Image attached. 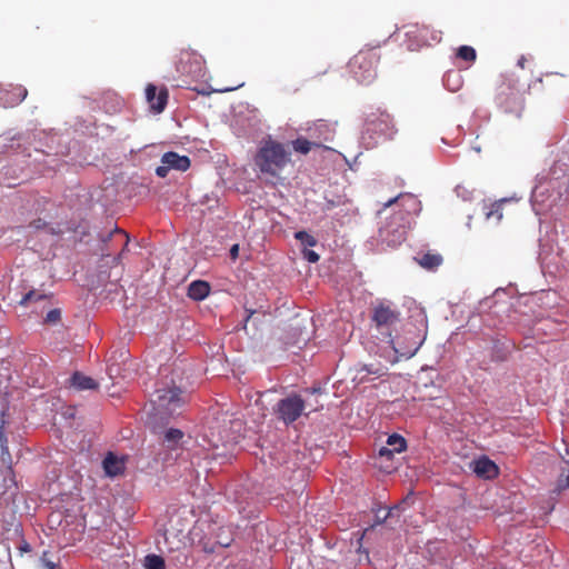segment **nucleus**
<instances>
[{
	"label": "nucleus",
	"mask_w": 569,
	"mask_h": 569,
	"mask_svg": "<svg viewBox=\"0 0 569 569\" xmlns=\"http://www.w3.org/2000/svg\"><path fill=\"white\" fill-rule=\"evenodd\" d=\"M400 312L385 303L372 309L371 321L382 335L391 333V329L399 322Z\"/></svg>",
	"instance_id": "4468645a"
},
{
	"label": "nucleus",
	"mask_w": 569,
	"mask_h": 569,
	"mask_svg": "<svg viewBox=\"0 0 569 569\" xmlns=\"http://www.w3.org/2000/svg\"><path fill=\"white\" fill-rule=\"evenodd\" d=\"M244 312H246V316L243 318V328H246L247 322L250 320V318L253 316V313L256 311L253 309L244 308Z\"/></svg>",
	"instance_id": "09e8293b"
},
{
	"label": "nucleus",
	"mask_w": 569,
	"mask_h": 569,
	"mask_svg": "<svg viewBox=\"0 0 569 569\" xmlns=\"http://www.w3.org/2000/svg\"><path fill=\"white\" fill-rule=\"evenodd\" d=\"M76 233L80 234V240H83L84 237H87L89 233L87 231L86 226H78V228L74 230Z\"/></svg>",
	"instance_id": "de8ad7c7"
},
{
	"label": "nucleus",
	"mask_w": 569,
	"mask_h": 569,
	"mask_svg": "<svg viewBox=\"0 0 569 569\" xmlns=\"http://www.w3.org/2000/svg\"><path fill=\"white\" fill-rule=\"evenodd\" d=\"M12 486L8 487V491H10V495L13 496L16 491L18 490L17 483L13 479H11Z\"/></svg>",
	"instance_id": "8fccbe9b"
},
{
	"label": "nucleus",
	"mask_w": 569,
	"mask_h": 569,
	"mask_svg": "<svg viewBox=\"0 0 569 569\" xmlns=\"http://www.w3.org/2000/svg\"><path fill=\"white\" fill-rule=\"evenodd\" d=\"M144 569H166L164 558L157 553H148L143 559Z\"/></svg>",
	"instance_id": "7c9ffc66"
},
{
	"label": "nucleus",
	"mask_w": 569,
	"mask_h": 569,
	"mask_svg": "<svg viewBox=\"0 0 569 569\" xmlns=\"http://www.w3.org/2000/svg\"><path fill=\"white\" fill-rule=\"evenodd\" d=\"M325 204L322 209L325 211H330L339 206H341L345 202V197L341 194H336L331 191H325L323 194Z\"/></svg>",
	"instance_id": "c756f323"
},
{
	"label": "nucleus",
	"mask_w": 569,
	"mask_h": 569,
	"mask_svg": "<svg viewBox=\"0 0 569 569\" xmlns=\"http://www.w3.org/2000/svg\"><path fill=\"white\" fill-rule=\"evenodd\" d=\"M382 510L381 507L377 508V509H373V512H375V519H373V522H372V527L375 526H381L383 525L389 517V515L386 512L383 516H380V511Z\"/></svg>",
	"instance_id": "ea45409f"
},
{
	"label": "nucleus",
	"mask_w": 569,
	"mask_h": 569,
	"mask_svg": "<svg viewBox=\"0 0 569 569\" xmlns=\"http://www.w3.org/2000/svg\"><path fill=\"white\" fill-rule=\"evenodd\" d=\"M302 256L310 263H316L320 259V256L315 250L308 248H305V250L302 251Z\"/></svg>",
	"instance_id": "a19ab883"
},
{
	"label": "nucleus",
	"mask_w": 569,
	"mask_h": 569,
	"mask_svg": "<svg viewBox=\"0 0 569 569\" xmlns=\"http://www.w3.org/2000/svg\"><path fill=\"white\" fill-rule=\"evenodd\" d=\"M188 392L184 388L177 386L173 380L164 382L151 395L149 405L144 408V423L151 420H170L180 416L187 405Z\"/></svg>",
	"instance_id": "20e7f679"
},
{
	"label": "nucleus",
	"mask_w": 569,
	"mask_h": 569,
	"mask_svg": "<svg viewBox=\"0 0 569 569\" xmlns=\"http://www.w3.org/2000/svg\"><path fill=\"white\" fill-rule=\"evenodd\" d=\"M525 62H526L525 57H520V58H519V60H518V62H517V64H518L519 67L523 68V67H525Z\"/></svg>",
	"instance_id": "603ef678"
},
{
	"label": "nucleus",
	"mask_w": 569,
	"mask_h": 569,
	"mask_svg": "<svg viewBox=\"0 0 569 569\" xmlns=\"http://www.w3.org/2000/svg\"><path fill=\"white\" fill-rule=\"evenodd\" d=\"M292 148L296 152L301 154H307L310 152L312 147H319L320 144L317 142H312L308 140L307 138L299 136L297 139H295L292 142Z\"/></svg>",
	"instance_id": "cd10ccee"
},
{
	"label": "nucleus",
	"mask_w": 569,
	"mask_h": 569,
	"mask_svg": "<svg viewBox=\"0 0 569 569\" xmlns=\"http://www.w3.org/2000/svg\"><path fill=\"white\" fill-rule=\"evenodd\" d=\"M68 383L70 388L77 391L97 390L99 388L97 380L81 371H74L68 379Z\"/></svg>",
	"instance_id": "4be33fe9"
},
{
	"label": "nucleus",
	"mask_w": 569,
	"mask_h": 569,
	"mask_svg": "<svg viewBox=\"0 0 569 569\" xmlns=\"http://www.w3.org/2000/svg\"><path fill=\"white\" fill-rule=\"evenodd\" d=\"M377 59L371 51H360L348 63L352 78L361 84L371 83L377 77Z\"/></svg>",
	"instance_id": "1a4fd4ad"
},
{
	"label": "nucleus",
	"mask_w": 569,
	"mask_h": 569,
	"mask_svg": "<svg viewBox=\"0 0 569 569\" xmlns=\"http://www.w3.org/2000/svg\"><path fill=\"white\" fill-rule=\"evenodd\" d=\"M415 260L421 266L423 269L433 270L438 268L442 262V257L438 253L427 252L422 254L420 258L416 257Z\"/></svg>",
	"instance_id": "bb28decb"
},
{
	"label": "nucleus",
	"mask_w": 569,
	"mask_h": 569,
	"mask_svg": "<svg viewBox=\"0 0 569 569\" xmlns=\"http://www.w3.org/2000/svg\"><path fill=\"white\" fill-rule=\"evenodd\" d=\"M387 446L393 449L397 453H401L407 449V440L401 435L393 432L387 438Z\"/></svg>",
	"instance_id": "c85d7f7f"
},
{
	"label": "nucleus",
	"mask_w": 569,
	"mask_h": 569,
	"mask_svg": "<svg viewBox=\"0 0 569 569\" xmlns=\"http://www.w3.org/2000/svg\"><path fill=\"white\" fill-rule=\"evenodd\" d=\"M511 297H509L508 292L505 289H497L491 297L483 299L480 302L481 311H487L489 315L500 318L503 317L508 319H515L513 313L516 310L513 309V303L511 301Z\"/></svg>",
	"instance_id": "9b49d317"
},
{
	"label": "nucleus",
	"mask_w": 569,
	"mask_h": 569,
	"mask_svg": "<svg viewBox=\"0 0 569 569\" xmlns=\"http://www.w3.org/2000/svg\"><path fill=\"white\" fill-rule=\"evenodd\" d=\"M469 469L478 477L485 480H492L500 473L499 466L486 455H481L469 463Z\"/></svg>",
	"instance_id": "2eb2a0df"
},
{
	"label": "nucleus",
	"mask_w": 569,
	"mask_h": 569,
	"mask_svg": "<svg viewBox=\"0 0 569 569\" xmlns=\"http://www.w3.org/2000/svg\"><path fill=\"white\" fill-rule=\"evenodd\" d=\"M233 89H234V88H226V89H221V90H219V91H220V92H227V91H231V90H233Z\"/></svg>",
	"instance_id": "5fc2aeb1"
},
{
	"label": "nucleus",
	"mask_w": 569,
	"mask_h": 569,
	"mask_svg": "<svg viewBox=\"0 0 569 569\" xmlns=\"http://www.w3.org/2000/svg\"><path fill=\"white\" fill-rule=\"evenodd\" d=\"M428 330V322L426 316L420 312L413 322H408L405 326L403 335L392 337L391 333L387 335V342L391 346L395 353L392 363L398 362L400 359L412 358L420 347L423 345Z\"/></svg>",
	"instance_id": "39448f33"
},
{
	"label": "nucleus",
	"mask_w": 569,
	"mask_h": 569,
	"mask_svg": "<svg viewBox=\"0 0 569 569\" xmlns=\"http://www.w3.org/2000/svg\"><path fill=\"white\" fill-rule=\"evenodd\" d=\"M47 226L46 221L42 219H36L30 224L29 228L33 230H40Z\"/></svg>",
	"instance_id": "c03bdc74"
},
{
	"label": "nucleus",
	"mask_w": 569,
	"mask_h": 569,
	"mask_svg": "<svg viewBox=\"0 0 569 569\" xmlns=\"http://www.w3.org/2000/svg\"><path fill=\"white\" fill-rule=\"evenodd\" d=\"M126 463V456H118L112 451H108L102 459L101 466L106 477L114 479L124 473Z\"/></svg>",
	"instance_id": "dca6fc26"
},
{
	"label": "nucleus",
	"mask_w": 569,
	"mask_h": 569,
	"mask_svg": "<svg viewBox=\"0 0 569 569\" xmlns=\"http://www.w3.org/2000/svg\"><path fill=\"white\" fill-rule=\"evenodd\" d=\"M403 28L410 51H417L423 46H430L431 42H439L441 39L440 32L430 31L428 27L425 26L408 24Z\"/></svg>",
	"instance_id": "ddd939ff"
},
{
	"label": "nucleus",
	"mask_w": 569,
	"mask_h": 569,
	"mask_svg": "<svg viewBox=\"0 0 569 569\" xmlns=\"http://www.w3.org/2000/svg\"><path fill=\"white\" fill-rule=\"evenodd\" d=\"M239 250H240V247L238 243H233L230 249H229V257L232 259V260H236L238 257H239Z\"/></svg>",
	"instance_id": "a18cd8bd"
},
{
	"label": "nucleus",
	"mask_w": 569,
	"mask_h": 569,
	"mask_svg": "<svg viewBox=\"0 0 569 569\" xmlns=\"http://www.w3.org/2000/svg\"><path fill=\"white\" fill-rule=\"evenodd\" d=\"M99 239L103 244H107L108 241L119 242L121 244V251L119 254L114 257L116 262H120L121 254L127 250L130 238L129 236L119 229L117 226L113 227L112 230H109L107 232H100Z\"/></svg>",
	"instance_id": "412c9836"
},
{
	"label": "nucleus",
	"mask_w": 569,
	"mask_h": 569,
	"mask_svg": "<svg viewBox=\"0 0 569 569\" xmlns=\"http://www.w3.org/2000/svg\"><path fill=\"white\" fill-rule=\"evenodd\" d=\"M531 201H538V187H536L533 190H532V193H531Z\"/></svg>",
	"instance_id": "3c124183"
},
{
	"label": "nucleus",
	"mask_w": 569,
	"mask_h": 569,
	"mask_svg": "<svg viewBox=\"0 0 569 569\" xmlns=\"http://www.w3.org/2000/svg\"><path fill=\"white\" fill-rule=\"evenodd\" d=\"M170 420H151L146 427L158 437L159 443L167 450L174 451L182 449L187 443L186 433L174 427H169Z\"/></svg>",
	"instance_id": "6e6552de"
},
{
	"label": "nucleus",
	"mask_w": 569,
	"mask_h": 569,
	"mask_svg": "<svg viewBox=\"0 0 569 569\" xmlns=\"http://www.w3.org/2000/svg\"><path fill=\"white\" fill-rule=\"evenodd\" d=\"M181 72L188 74L192 80L200 81L207 76L204 60L200 54H189L188 60L181 59Z\"/></svg>",
	"instance_id": "f3484780"
},
{
	"label": "nucleus",
	"mask_w": 569,
	"mask_h": 569,
	"mask_svg": "<svg viewBox=\"0 0 569 569\" xmlns=\"http://www.w3.org/2000/svg\"><path fill=\"white\" fill-rule=\"evenodd\" d=\"M144 92L146 99L153 112L160 113L166 109L169 98V92L166 87L158 90L156 84L148 83Z\"/></svg>",
	"instance_id": "6ab92c4d"
},
{
	"label": "nucleus",
	"mask_w": 569,
	"mask_h": 569,
	"mask_svg": "<svg viewBox=\"0 0 569 569\" xmlns=\"http://www.w3.org/2000/svg\"><path fill=\"white\" fill-rule=\"evenodd\" d=\"M441 142H442V143L448 144V141H447V139H446V138H442V139H441Z\"/></svg>",
	"instance_id": "4d7b16f0"
},
{
	"label": "nucleus",
	"mask_w": 569,
	"mask_h": 569,
	"mask_svg": "<svg viewBox=\"0 0 569 569\" xmlns=\"http://www.w3.org/2000/svg\"><path fill=\"white\" fill-rule=\"evenodd\" d=\"M395 453H397L393 449L389 448L388 446H382L378 449L377 457L380 460H392L395 457Z\"/></svg>",
	"instance_id": "4c0bfd02"
},
{
	"label": "nucleus",
	"mask_w": 569,
	"mask_h": 569,
	"mask_svg": "<svg viewBox=\"0 0 569 569\" xmlns=\"http://www.w3.org/2000/svg\"><path fill=\"white\" fill-rule=\"evenodd\" d=\"M139 187L142 189V191H141V192H143V193H147V192H148V187H147V186H144V184H142V183H141V184H139Z\"/></svg>",
	"instance_id": "864d4df0"
},
{
	"label": "nucleus",
	"mask_w": 569,
	"mask_h": 569,
	"mask_svg": "<svg viewBox=\"0 0 569 569\" xmlns=\"http://www.w3.org/2000/svg\"><path fill=\"white\" fill-rule=\"evenodd\" d=\"M443 87L451 91H458L462 86V78L458 71H448L442 77Z\"/></svg>",
	"instance_id": "a878e982"
},
{
	"label": "nucleus",
	"mask_w": 569,
	"mask_h": 569,
	"mask_svg": "<svg viewBox=\"0 0 569 569\" xmlns=\"http://www.w3.org/2000/svg\"><path fill=\"white\" fill-rule=\"evenodd\" d=\"M40 560H41L43 568H46V569H56L57 568V563L53 562L52 560H49L46 558H41Z\"/></svg>",
	"instance_id": "49530a36"
},
{
	"label": "nucleus",
	"mask_w": 569,
	"mask_h": 569,
	"mask_svg": "<svg viewBox=\"0 0 569 569\" xmlns=\"http://www.w3.org/2000/svg\"><path fill=\"white\" fill-rule=\"evenodd\" d=\"M409 499H410V496H407L405 499H402L401 502L396 503L392 507H389L387 510V513L389 515V517L392 518L396 515L400 516V513L405 511V505L408 502Z\"/></svg>",
	"instance_id": "c9c22d12"
},
{
	"label": "nucleus",
	"mask_w": 569,
	"mask_h": 569,
	"mask_svg": "<svg viewBox=\"0 0 569 569\" xmlns=\"http://www.w3.org/2000/svg\"><path fill=\"white\" fill-rule=\"evenodd\" d=\"M161 163L167 164L171 170L187 171L191 166L188 156H181L174 151H167L161 157Z\"/></svg>",
	"instance_id": "5701e85b"
},
{
	"label": "nucleus",
	"mask_w": 569,
	"mask_h": 569,
	"mask_svg": "<svg viewBox=\"0 0 569 569\" xmlns=\"http://www.w3.org/2000/svg\"><path fill=\"white\" fill-rule=\"evenodd\" d=\"M31 132H17L8 131L0 134V153L9 150L19 149L26 143H30Z\"/></svg>",
	"instance_id": "aec40b11"
},
{
	"label": "nucleus",
	"mask_w": 569,
	"mask_h": 569,
	"mask_svg": "<svg viewBox=\"0 0 569 569\" xmlns=\"http://www.w3.org/2000/svg\"><path fill=\"white\" fill-rule=\"evenodd\" d=\"M4 423H6L4 420H0V456H1L2 462L7 463L8 470L11 471L12 459H11V455L9 452L8 438L3 430Z\"/></svg>",
	"instance_id": "393cba45"
},
{
	"label": "nucleus",
	"mask_w": 569,
	"mask_h": 569,
	"mask_svg": "<svg viewBox=\"0 0 569 569\" xmlns=\"http://www.w3.org/2000/svg\"><path fill=\"white\" fill-rule=\"evenodd\" d=\"M295 238L308 249L317 244V239L306 230L296 231Z\"/></svg>",
	"instance_id": "f704fd0d"
},
{
	"label": "nucleus",
	"mask_w": 569,
	"mask_h": 569,
	"mask_svg": "<svg viewBox=\"0 0 569 569\" xmlns=\"http://www.w3.org/2000/svg\"><path fill=\"white\" fill-rule=\"evenodd\" d=\"M49 297V295L41 292L37 289H31L27 293H24L20 300L21 306H28L31 301H40L44 300Z\"/></svg>",
	"instance_id": "473e14b6"
},
{
	"label": "nucleus",
	"mask_w": 569,
	"mask_h": 569,
	"mask_svg": "<svg viewBox=\"0 0 569 569\" xmlns=\"http://www.w3.org/2000/svg\"><path fill=\"white\" fill-rule=\"evenodd\" d=\"M561 473L557 480L559 490L569 489V460L562 459Z\"/></svg>",
	"instance_id": "2f4dec72"
},
{
	"label": "nucleus",
	"mask_w": 569,
	"mask_h": 569,
	"mask_svg": "<svg viewBox=\"0 0 569 569\" xmlns=\"http://www.w3.org/2000/svg\"><path fill=\"white\" fill-rule=\"evenodd\" d=\"M290 157L281 142L269 138L261 142L253 161L261 173L277 177L290 162Z\"/></svg>",
	"instance_id": "423d86ee"
},
{
	"label": "nucleus",
	"mask_w": 569,
	"mask_h": 569,
	"mask_svg": "<svg viewBox=\"0 0 569 569\" xmlns=\"http://www.w3.org/2000/svg\"><path fill=\"white\" fill-rule=\"evenodd\" d=\"M359 372H366V375H375L377 377H381L383 375L382 368L376 365H363Z\"/></svg>",
	"instance_id": "58836bf2"
},
{
	"label": "nucleus",
	"mask_w": 569,
	"mask_h": 569,
	"mask_svg": "<svg viewBox=\"0 0 569 569\" xmlns=\"http://www.w3.org/2000/svg\"><path fill=\"white\" fill-rule=\"evenodd\" d=\"M171 169L167 166V164H163L161 163L160 166H158L154 170L157 177L159 178H166L168 176V172L170 171Z\"/></svg>",
	"instance_id": "37998d69"
},
{
	"label": "nucleus",
	"mask_w": 569,
	"mask_h": 569,
	"mask_svg": "<svg viewBox=\"0 0 569 569\" xmlns=\"http://www.w3.org/2000/svg\"><path fill=\"white\" fill-rule=\"evenodd\" d=\"M61 319V310L59 308L51 309L44 317V322L48 325H56Z\"/></svg>",
	"instance_id": "e433bc0d"
},
{
	"label": "nucleus",
	"mask_w": 569,
	"mask_h": 569,
	"mask_svg": "<svg viewBox=\"0 0 569 569\" xmlns=\"http://www.w3.org/2000/svg\"><path fill=\"white\" fill-rule=\"evenodd\" d=\"M456 56L461 60L471 62L476 60L477 52L473 47L463 44L457 49Z\"/></svg>",
	"instance_id": "72a5a7b5"
},
{
	"label": "nucleus",
	"mask_w": 569,
	"mask_h": 569,
	"mask_svg": "<svg viewBox=\"0 0 569 569\" xmlns=\"http://www.w3.org/2000/svg\"><path fill=\"white\" fill-rule=\"evenodd\" d=\"M420 202L413 196H398L385 203L378 211L379 222L377 241L388 248L400 246L410 224V210H416Z\"/></svg>",
	"instance_id": "f03ea898"
},
{
	"label": "nucleus",
	"mask_w": 569,
	"mask_h": 569,
	"mask_svg": "<svg viewBox=\"0 0 569 569\" xmlns=\"http://www.w3.org/2000/svg\"><path fill=\"white\" fill-rule=\"evenodd\" d=\"M211 292V286L208 281L197 279L189 283L187 296L193 301L204 300Z\"/></svg>",
	"instance_id": "b1692460"
},
{
	"label": "nucleus",
	"mask_w": 569,
	"mask_h": 569,
	"mask_svg": "<svg viewBox=\"0 0 569 569\" xmlns=\"http://www.w3.org/2000/svg\"><path fill=\"white\" fill-rule=\"evenodd\" d=\"M93 122L77 118L74 123L63 131L38 130L31 133L36 161H42L46 168L60 171L62 164L89 166L98 159L92 148L86 143L83 137H92Z\"/></svg>",
	"instance_id": "f257e3e1"
},
{
	"label": "nucleus",
	"mask_w": 569,
	"mask_h": 569,
	"mask_svg": "<svg viewBox=\"0 0 569 569\" xmlns=\"http://www.w3.org/2000/svg\"><path fill=\"white\" fill-rule=\"evenodd\" d=\"M28 91L22 86H0V106L4 108L13 107L22 102Z\"/></svg>",
	"instance_id": "a211bd4d"
},
{
	"label": "nucleus",
	"mask_w": 569,
	"mask_h": 569,
	"mask_svg": "<svg viewBox=\"0 0 569 569\" xmlns=\"http://www.w3.org/2000/svg\"><path fill=\"white\" fill-rule=\"evenodd\" d=\"M476 347L475 358L479 368L487 372L507 367L517 352L516 341L501 331H490L478 337Z\"/></svg>",
	"instance_id": "7ed1b4c3"
},
{
	"label": "nucleus",
	"mask_w": 569,
	"mask_h": 569,
	"mask_svg": "<svg viewBox=\"0 0 569 569\" xmlns=\"http://www.w3.org/2000/svg\"><path fill=\"white\" fill-rule=\"evenodd\" d=\"M303 392L307 395H322L325 390L320 385H315L312 387L305 388Z\"/></svg>",
	"instance_id": "79ce46f5"
},
{
	"label": "nucleus",
	"mask_w": 569,
	"mask_h": 569,
	"mask_svg": "<svg viewBox=\"0 0 569 569\" xmlns=\"http://www.w3.org/2000/svg\"><path fill=\"white\" fill-rule=\"evenodd\" d=\"M496 103L505 113L515 114L518 118L523 109L522 94L509 83H503L498 88Z\"/></svg>",
	"instance_id": "f8f14e48"
},
{
	"label": "nucleus",
	"mask_w": 569,
	"mask_h": 569,
	"mask_svg": "<svg viewBox=\"0 0 569 569\" xmlns=\"http://www.w3.org/2000/svg\"><path fill=\"white\" fill-rule=\"evenodd\" d=\"M4 415H6L4 410H3V411H1L0 420H4V418H3V417H4Z\"/></svg>",
	"instance_id": "6e6d98bb"
},
{
	"label": "nucleus",
	"mask_w": 569,
	"mask_h": 569,
	"mask_svg": "<svg viewBox=\"0 0 569 569\" xmlns=\"http://www.w3.org/2000/svg\"><path fill=\"white\" fill-rule=\"evenodd\" d=\"M395 133V126L389 113H372L363 124L360 141L367 149H371L378 143L391 139Z\"/></svg>",
	"instance_id": "0eeeda50"
},
{
	"label": "nucleus",
	"mask_w": 569,
	"mask_h": 569,
	"mask_svg": "<svg viewBox=\"0 0 569 569\" xmlns=\"http://www.w3.org/2000/svg\"><path fill=\"white\" fill-rule=\"evenodd\" d=\"M306 408V401L301 395L291 392L287 397L281 398L273 407V415L286 426L296 422Z\"/></svg>",
	"instance_id": "9d476101"
}]
</instances>
